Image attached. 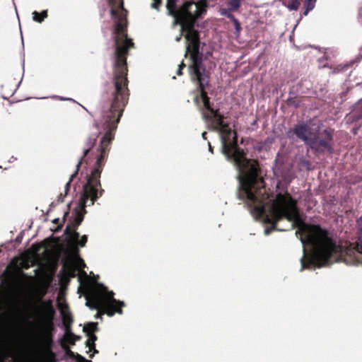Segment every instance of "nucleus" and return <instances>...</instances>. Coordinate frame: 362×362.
Here are the masks:
<instances>
[{"instance_id": "obj_1", "label": "nucleus", "mask_w": 362, "mask_h": 362, "mask_svg": "<svg viewBox=\"0 0 362 362\" xmlns=\"http://www.w3.org/2000/svg\"><path fill=\"white\" fill-rule=\"evenodd\" d=\"M134 45H113L114 50L112 52L113 66H114V83L110 92H107L102 97V100L98 106V119L95 120V127L97 132L92 133L86 140V146L83 149V155L80 158L76 165L75 172L70 176L69 180L65 185V194L70 189L71 182L78 175L80 166L84 161V158L88 154L91 148L94 146L95 141L100 134H103L100 139V144L96 148V159L100 155L101 141L104 137L105 144L104 150H105V156L104 158V163L110 151V145L115 137V132L117 127V124L122 115L124 106L128 101V89H127V54L128 49ZM95 166L91 172L96 167ZM105 164L102 166V168Z\"/></svg>"}, {"instance_id": "obj_2", "label": "nucleus", "mask_w": 362, "mask_h": 362, "mask_svg": "<svg viewBox=\"0 0 362 362\" xmlns=\"http://www.w3.org/2000/svg\"><path fill=\"white\" fill-rule=\"evenodd\" d=\"M361 237L356 247L351 244L343 249L329 235V233L319 225L304 223L298 211V233L303 243L313 247V252L308 255L303 250V255L300 259L301 269H311L318 265H325L331 262V259H344L347 264H358L362 259V228Z\"/></svg>"}, {"instance_id": "obj_3", "label": "nucleus", "mask_w": 362, "mask_h": 362, "mask_svg": "<svg viewBox=\"0 0 362 362\" xmlns=\"http://www.w3.org/2000/svg\"><path fill=\"white\" fill-rule=\"evenodd\" d=\"M107 137H104L101 141L100 155L98 156L96 167L86 176V182L83 185L80 193V197L78 201L77 206L72 211L71 216V225H68L66 231L74 228L73 231L69 235L70 238L78 245L84 247L87 243L88 237L83 235L81 239L80 234L76 231V228L81 225L84 218V215L87 213L86 206H92L95 202L103 196L104 189L101 187L100 175L102 173V166L104 165V158L105 156V150H104L105 141Z\"/></svg>"}, {"instance_id": "obj_4", "label": "nucleus", "mask_w": 362, "mask_h": 362, "mask_svg": "<svg viewBox=\"0 0 362 362\" xmlns=\"http://www.w3.org/2000/svg\"><path fill=\"white\" fill-rule=\"evenodd\" d=\"M204 12L199 13V16L196 18V23H194V31L197 35V46L194 45L192 42V29L188 28H182V24L178 23H175L173 21V26L177 25H181V33L176 37L175 41L179 42L182 36V33H185L186 39V52L185 56L187 57L190 54L191 64L189 65V72L192 82L197 86V91L192 94V100L197 109L199 110L202 118L204 119V63H203V52L200 49V35L197 29L199 27L198 19L201 17Z\"/></svg>"}, {"instance_id": "obj_5", "label": "nucleus", "mask_w": 362, "mask_h": 362, "mask_svg": "<svg viewBox=\"0 0 362 362\" xmlns=\"http://www.w3.org/2000/svg\"><path fill=\"white\" fill-rule=\"evenodd\" d=\"M177 0H167V9L168 14L175 18V23H181L182 28L192 29V42L197 46V35L194 31L196 18L199 16L200 11L204 12V0H199L198 2H187L184 7L177 10Z\"/></svg>"}, {"instance_id": "obj_6", "label": "nucleus", "mask_w": 362, "mask_h": 362, "mask_svg": "<svg viewBox=\"0 0 362 362\" xmlns=\"http://www.w3.org/2000/svg\"><path fill=\"white\" fill-rule=\"evenodd\" d=\"M98 288L103 294L107 293V296H103L102 294L94 292L91 296V299L87 300L86 305L91 310H98L99 308L107 310V314L110 317H112L115 313L122 314V308L124 306V303L115 299L114 292L109 291L103 284H99Z\"/></svg>"}, {"instance_id": "obj_7", "label": "nucleus", "mask_w": 362, "mask_h": 362, "mask_svg": "<svg viewBox=\"0 0 362 362\" xmlns=\"http://www.w3.org/2000/svg\"><path fill=\"white\" fill-rule=\"evenodd\" d=\"M333 130L327 129L322 132H313L308 145L316 153L333 151Z\"/></svg>"}, {"instance_id": "obj_8", "label": "nucleus", "mask_w": 362, "mask_h": 362, "mask_svg": "<svg viewBox=\"0 0 362 362\" xmlns=\"http://www.w3.org/2000/svg\"><path fill=\"white\" fill-rule=\"evenodd\" d=\"M242 0H228V8H221L219 12L221 16L229 18L234 24L235 33L239 35L242 27L239 21L233 15L232 12L238 11L241 7Z\"/></svg>"}, {"instance_id": "obj_9", "label": "nucleus", "mask_w": 362, "mask_h": 362, "mask_svg": "<svg viewBox=\"0 0 362 362\" xmlns=\"http://www.w3.org/2000/svg\"><path fill=\"white\" fill-rule=\"evenodd\" d=\"M311 128L307 124H296L293 129H289L287 132V136L291 138L295 134L298 139L304 141L308 145L310 136L313 135Z\"/></svg>"}, {"instance_id": "obj_10", "label": "nucleus", "mask_w": 362, "mask_h": 362, "mask_svg": "<svg viewBox=\"0 0 362 362\" xmlns=\"http://www.w3.org/2000/svg\"><path fill=\"white\" fill-rule=\"evenodd\" d=\"M98 330V322H88L83 327V331L86 333V336L88 338L86 341V346L89 347L90 351L93 350V354L98 353V350L95 349V341L97 340L95 332Z\"/></svg>"}, {"instance_id": "obj_11", "label": "nucleus", "mask_w": 362, "mask_h": 362, "mask_svg": "<svg viewBox=\"0 0 362 362\" xmlns=\"http://www.w3.org/2000/svg\"><path fill=\"white\" fill-rule=\"evenodd\" d=\"M361 119H362V99L354 105L353 111L348 115V119L351 122Z\"/></svg>"}, {"instance_id": "obj_12", "label": "nucleus", "mask_w": 362, "mask_h": 362, "mask_svg": "<svg viewBox=\"0 0 362 362\" xmlns=\"http://www.w3.org/2000/svg\"><path fill=\"white\" fill-rule=\"evenodd\" d=\"M61 317L64 324V326L66 327V329H69L73 322L71 313L69 310L62 311Z\"/></svg>"}, {"instance_id": "obj_13", "label": "nucleus", "mask_w": 362, "mask_h": 362, "mask_svg": "<svg viewBox=\"0 0 362 362\" xmlns=\"http://www.w3.org/2000/svg\"><path fill=\"white\" fill-rule=\"evenodd\" d=\"M303 0H284V4L291 11H297Z\"/></svg>"}, {"instance_id": "obj_14", "label": "nucleus", "mask_w": 362, "mask_h": 362, "mask_svg": "<svg viewBox=\"0 0 362 362\" xmlns=\"http://www.w3.org/2000/svg\"><path fill=\"white\" fill-rule=\"evenodd\" d=\"M33 20L37 23H42L47 17V11L44 10L40 13L35 11L32 13Z\"/></svg>"}, {"instance_id": "obj_15", "label": "nucleus", "mask_w": 362, "mask_h": 362, "mask_svg": "<svg viewBox=\"0 0 362 362\" xmlns=\"http://www.w3.org/2000/svg\"><path fill=\"white\" fill-rule=\"evenodd\" d=\"M316 1L317 0H306L305 1V11L303 13L304 16H307L308 13L315 8Z\"/></svg>"}, {"instance_id": "obj_16", "label": "nucleus", "mask_w": 362, "mask_h": 362, "mask_svg": "<svg viewBox=\"0 0 362 362\" xmlns=\"http://www.w3.org/2000/svg\"><path fill=\"white\" fill-rule=\"evenodd\" d=\"M354 64V62L346 63V64H339L335 70L337 72H342L347 71L353 64Z\"/></svg>"}, {"instance_id": "obj_17", "label": "nucleus", "mask_w": 362, "mask_h": 362, "mask_svg": "<svg viewBox=\"0 0 362 362\" xmlns=\"http://www.w3.org/2000/svg\"><path fill=\"white\" fill-rule=\"evenodd\" d=\"M300 163L302 166L305 167L307 170H310L311 163L308 160L301 159Z\"/></svg>"}, {"instance_id": "obj_18", "label": "nucleus", "mask_w": 362, "mask_h": 362, "mask_svg": "<svg viewBox=\"0 0 362 362\" xmlns=\"http://www.w3.org/2000/svg\"><path fill=\"white\" fill-rule=\"evenodd\" d=\"M162 0H153V2L151 4V6L152 8L158 9L159 6L161 4Z\"/></svg>"}, {"instance_id": "obj_19", "label": "nucleus", "mask_w": 362, "mask_h": 362, "mask_svg": "<svg viewBox=\"0 0 362 362\" xmlns=\"http://www.w3.org/2000/svg\"><path fill=\"white\" fill-rule=\"evenodd\" d=\"M185 67V64L183 62H181V64L179 65V67L177 71V75L180 76L182 74V69Z\"/></svg>"}, {"instance_id": "obj_20", "label": "nucleus", "mask_w": 362, "mask_h": 362, "mask_svg": "<svg viewBox=\"0 0 362 362\" xmlns=\"http://www.w3.org/2000/svg\"><path fill=\"white\" fill-rule=\"evenodd\" d=\"M66 196V194H63L62 193H61L59 196H58V198L56 200L57 202V203H61L64 201V197Z\"/></svg>"}, {"instance_id": "obj_21", "label": "nucleus", "mask_w": 362, "mask_h": 362, "mask_svg": "<svg viewBox=\"0 0 362 362\" xmlns=\"http://www.w3.org/2000/svg\"><path fill=\"white\" fill-rule=\"evenodd\" d=\"M57 204H59V203H57V201H54L52 202L50 204H49V211L52 210L53 208H54Z\"/></svg>"}, {"instance_id": "obj_22", "label": "nucleus", "mask_w": 362, "mask_h": 362, "mask_svg": "<svg viewBox=\"0 0 362 362\" xmlns=\"http://www.w3.org/2000/svg\"><path fill=\"white\" fill-rule=\"evenodd\" d=\"M59 98L61 100H73V101H74L73 99L69 98L59 97Z\"/></svg>"}, {"instance_id": "obj_23", "label": "nucleus", "mask_w": 362, "mask_h": 362, "mask_svg": "<svg viewBox=\"0 0 362 362\" xmlns=\"http://www.w3.org/2000/svg\"><path fill=\"white\" fill-rule=\"evenodd\" d=\"M208 145H209V151L211 152V153H214L213 152V148H212L211 145V144L209 142L208 143Z\"/></svg>"}, {"instance_id": "obj_24", "label": "nucleus", "mask_w": 362, "mask_h": 362, "mask_svg": "<svg viewBox=\"0 0 362 362\" xmlns=\"http://www.w3.org/2000/svg\"><path fill=\"white\" fill-rule=\"evenodd\" d=\"M21 81L22 79L18 82V85H17V87L16 88L13 90V92L12 93V95L14 94V93L16 91V89L19 87L21 83Z\"/></svg>"}, {"instance_id": "obj_25", "label": "nucleus", "mask_w": 362, "mask_h": 362, "mask_svg": "<svg viewBox=\"0 0 362 362\" xmlns=\"http://www.w3.org/2000/svg\"><path fill=\"white\" fill-rule=\"evenodd\" d=\"M95 318H101V315L99 314V313H97L95 315Z\"/></svg>"}, {"instance_id": "obj_26", "label": "nucleus", "mask_w": 362, "mask_h": 362, "mask_svg": "<svg viewBox=\"0 0 362 362\" xmlns=\"http://www.w3.org/2000/svg\"><path fill=\"white\" fill-rule=\"evenodd\" d=\"M16 160V158H15L14 156H12L11 158V159L9 160V162H11L12 160Z\"/></svg>"}, {"instance_id": "obj_27", "label": "nucleus", "mask_w": 362, "mask_h": 362, "mask_svg": "<svg viewBox=\"0 0 362 362\" xmlns=\"http://www.w3.org/2000/svg\"><path fill=\"white\" fill-rule=\"evenodd\" d=\"M204 4H205V11H206V7H207V1L206 0H205Z\"/></svg>"}, {"instance_id": "obj_28", "label": "nucleus", "mask_w": 362, "mask_h": 362, "mask_svg": "<svg viewBox=\"0 0 362 362\" xmlns=\"http://www.w3.org/2000/svg\"><path fill=\"white\" fill-rule=\"evenodd\" d=\"M66 353H67V354H74V353H73L72 351H69H69H66Z\"/></svg>"}, {"instance_id": "obj_29", "label": "nucleus", "mask_w": 362, "mask_h": 362, "mask_svg": "<svg viewBox=\"0 0 362 362\" xmlns=\"http://www.w3.org/2000/svg\"><path fill=\"white\" fill-rule=\"evenodd\" d=\"M59 218H55V219L54 220V223H57V222H58V221H59Z\"/></svg>"}, {"instance_id": "obj_30", "label": "nucleus", "mask_w": 362, "mask_h": 362, "mask_svg": "<svg viewBox=\"0 0 362 362\" xmlns=\"http://www.w3.org/2000/svg\"><path fill=\"white\" fill-rule=\"evenodd\" d=\"M105 27H103V33H104V34L105 35L107 31H105Z\"/></svg>"}, {"instance_id": "obj_31", "label": "nucleus", "mask_w": 362, "mask_h": 362, "mask_svg": "<svg viewBox=\"0 0 362 362\" xmlns=\"http://www.w3.org/2000/svg\"><path fill=\"white\" fill-rule=\"evenodd\" d=\"M24 64H25V62H24V60L23 61V69L24 70Z\"/></svg>"}, {"instance_id": "obj_32", "label": "nucleus", "mask_w": 362, "mask_h": 362, "mask_svg": "<svg viewBox=\"0 0 362 362\" xmlns=\"http://www.w3.org/2000/svg\"><path fill=\"white\" fill-rule=\"evenodd\" d=\"M21 38H22V43L23 44L24 43V41L23 40V36L21 35Z\"/></svg>"}, {"instance_id": "obj_33", "label": "nucleus", "mask_w": 362, "mask_h": 362, "mask_svg": "<svg viewBox=\"0 0 362 362\" xmlns=\"http://www.w3.org/2000/svg\"><path fill=\"white\" fill-rule=\"evenodd\" d=\"M202 137L204 139V132L202 133Z\"/></svg>"}]
</instances>
